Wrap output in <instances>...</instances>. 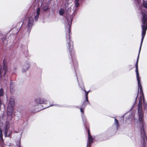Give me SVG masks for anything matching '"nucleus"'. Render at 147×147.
<instances>
[{
  "mask_svg": "<svg viewBox=\"0 0 147 147\" xmlns=\"http://www.w3.org/2000/svg\"><path fill=\"white\" fill-rule=\"evenodd\" d=\"M141 50H139L137 60L136 64V77L138 82V90L140 89V92L141 94L140 98L139 101V103L138 105V120L140 124V127L141 133V136L143 139L142 142V147H147V138L146 136L144 128V123L143 122V117L144 116V113L143 112L142 108V99H143L144 101V109L147 111V103H146L144 101V96L143 92L142 86L140 82V78L139 77L138 69V63L139 57L140 54ZM139 90L138 93L136 97V100L138 96Z\"/></svg>",
  "mask_w": 147,
  "mask_h": 147,
  "instance_id": "1",
  "label": "nucleus"
},
{
  "mask_svg": "<svg viewBox=\"0 0 147 147\" xmlns=\"http://www.w3.org/2000/svg\"><path fill=\"white\" fill-rule=\"evenodd\" d=\"M40 8H38L37 10V11L34 14H30L28 18H26L25 19L26 22V26L28 29V31L30 32L33 24L34 21L33 15L34 17L35 21H37L38 18L40 14Z\"/></svg>",
  "mask_w": 147,
  "mask_h": 147,
  "instance_id": "2",
  "label": "nucleus"
},
{
  "mask_svg": "<svg viewBox=\"0 0 147 147\" xmlns=\"http://www.w3.org/2000/svg\"><path fill=\"white\" fill-rule=\"evenodd\" d=\"M67 20L68 24L66 25L65 26L66 30H67V32L66 33V37L67 38H68L69 49L70 51H71L73 48V43L70 40V29L72 19L71 17L68 18V17H67Z\"/></svg>",
  "mask_w": 147,
  "mask_h": 147,
  "instance_id": "3",
  "label": "nucleus"
},
{
  "mask_svg": "<svg viewBox=\"0 0 147 147\" xmlns=\"http://www.w3.org/2000/svg\"><path fill=\"white\" fill-rule=\"evenodd\" d=\"M15 104V100L13 97H11L7 105V113L8 116H11L13 113V107Z\"/></svg>",
  "mask_w": 147,
  "mask_h": 147,
  "instance_id": "4",
  "label": "nucleus"
},
{
  "mask_svg": "<svg viewBox=\"0 0 147 147\" xmlns=\"http://www.w3.org/2000/svg\"><path fill=\"white\" fill-rule=\"evenodd\" d=\"M47 101L45 99L41 98H37L35 99L34 105V106H36L41 104H47Z\"/></svg>",
  "mask_w": 147,
  "mask_h": 147,
  "instance_id": "5",
  "label": "nucleus"
},
{
  "mask_svg": "<svg viewBox=\"0 0 147 147\" xmlns=\"http://www.w3.org/2000/svg\"><path fill=\"white\" fill-rule=\"evenodd\" d=\"M9 123H6L5 127V137L7 136L10 137L11 134L12 133V131L11 130H9Z\"/></svg>",
  "mask_w": 147,
  "mask_h": 147,
  "instance_id": "6",
  "label": "nucleus"
},
{
  "mask_svg": "<svg viewBox=\"0 0 147 147\" xmlns=\"http://www.w3.org/2000/svg\"><path fill=\"white\" fill-rule=\"evenodd\" d=\"M88 142L87 147H88V146L89 147H90V144L92 142L93 139L90 135L89 130L88 131Z\"/></svg>",
  "mask_w": 147,
  "mask_h": 147,
  "instance_id": "7",
  "label": "nucleus"
},
{
  "mask_svg": "<svg viewBox=\"0 0 147 147\" xmlns=\"http://www.w3.org/2000/svg\"><path fill=\"white\" fill-rule=\"evenodd\" d=\"M29 67V64L28 63H26L23 66L22 71L24 72L27 70Z\"/></svg>",
  "mask_w": 147,
  "mask_h": 147,
  "instance_id": "8",
  "label": "nucleus"
},
{
  "mask_svg": "<svg viewBox=\"0 0 147 147\" xmlns=\"http://www.w3.org/2000/svg\"><path fill=\"white\" fill-rule=\"evenodd\" d=\"M79 0H76L75 1V5L74 7V11H75L76 9V8L77 7L80 5V4L78 3Z\"/></svg>",
  "mask_w": 147,
  "mask_h": 147,
  "instance_id": "9",
  "label": "nucleus"
},
{
  "mask_svg": "<svg viewBox=\"0 0 147 147\" xmlns=\"http://www.w3.org/2000/svg\"><path fill=\"white\" fill-rule=\"evenodd\" d=\"M114 124L116 126L117 128V129L119 126V124L118 120L116 119H115Z\"/></svg>",
  "mask_w": 147,
  "mask_h": 147,
  "instance_id": "10",
  "label": "nucleus"
},
{
  "mask_svg": "<svg viewBox=\"0 0 147 147\" xmlns=\"http://www.w3.org/2000/svg\"><path fill=\"white\" fill-rule=\"evenodd\" d=\"M143 6L144 7L147 9V0H143Z\"/></svg>",
  "mask_w": 147,
  "mask_h": 147,
  "instance_id": "11",
  "label": "nucleus"
},
{
  "mask_svg": "<svg viewBox=\"0 0 147 147\" xmlns=\"http://www.w3.org/2000/svg\"><path fill=\"white\" fill-rule=\"evenodd\" d=\"M64 13V10L63 9H61L59 11V13L60 15H63Z\"/></svg>",
  "mask_w": 147,
  "mask_h": 147,
  "instance_id": "12",
  "label": "nucleus"
},
{
  "mask_svg": "<svg viewBox=\"0 0 147 147\" xmlns=\"http://www.w3.org/2000/svg\"><path fill=\"white\" fill-rule=\"evenodd\" d=\"M14 85L12 82H11L10 84V88L11 90H13L14 88Z\"/></svg>",
  "mask_w": 147,
  "mask_h": 147,
  "instance_id": "13",
  "label": "nucleus"
},
{
  "mask_svg": "<svg viewBox=\"0 0 147 147\" xmlns=\"http://www.w3.org/2000/svg\"><path fill=\"white\" fill-rule=\"evenodd\" d=\"M84 91L85 92V96H86V100L87 102H88V92H87L85 90H84Z\"/></svg>",
  "mask_w": 147,
  "mask_h": 147,
  "instance_id": "14",
  "label": "nucleus"
},
{
  "mask_svg": "<svg viewBox=\"0 0 147 147\" xmlns=\"http://www.w3.org/2000/svg\"><path fill=\"white\" fill-rule=\"evenodd\" d=\"M135 2L138 5H139L140 3H141V0H134Z\"/></svg>",
  "mask_w": 147,
  "mask_h": 147,
  "instance_id": "15",
  "label": "nucleus"
},
{
  "mask_svg": "<svg viewBox=\"0 0 147 147\" xmlns=\"http://www.w3.org/2000/svg\"><path fill=\"white\" fill-rule=\"evenodd\" d=\"M0 138L1 140L2 141H3V134H2V132H1L0 133Z\"/></svg>",
  "mask_w": 147,
  "mask_h": 147,
  "instance_id": "16",
  "label": "nucleus"
},
{
  "mask_svg": "<svg viewBox=\"0 0 147 147\" xmlns=\"http://www.w3.org/2000/svg\"><path fill=\"white\" fill-rule=\"evenodd\" d=\"M48 8V7L47 6H46L45 7H43V10L44 11H46L47 10Z\"/></svg>",
  "mask_w": 147,
  "mask_h": 147,
  "instance_id": "17",
  "label": "nucleus"
},
{
  "mask_svg": "<svg viewBox=\"0 0 147 147\" xmlns=\"http://www.w3.org/2000/svg\"><path fill=\"white\" fill-rule=\"evenodd\" d=\"M130 115H131L130 116V117H129V119L131 118V119H132L134 118V115L133 114H132V113H131Z\"/></svg>",
  "mask_w": 147,
  "mask_h": 147,
  "instance_id": "18",
  "label": "nucleus"
},
{
  "mask_svg": "<svg viewBox=\"0 0 147 147\" xmlns=\"http://www.w3.org/2000/svg\"><path fill=\"white\" fill-rule=\"evenodd\" d=\"M82 119L84 122V121L85 122L86 119L85 118H83V117H82Z\"/></svg>",
  "mask_w": 147,
  "mask_h": 147,
  "instance_id": "19",
  "label": "nucleus"
},
{
  "mask_svg": "<svg viewBox=\"0 0 147 147\" xmlns=\"http://www.w3.org/2000/svg\"><path fill=\"white\" fill-rule=\"evenodd\" d=\"M80 111H81L82 113H84V110H83L82 109H80Z\"/></svg>",
  "mask_w": 147,
  "mask_h": 147,
  "instance_id": "20",
  "label": "nucleus"
},
{
  "mask_svg": "<svg viewBox=\"0 0 147 147\" xmlns=\"http://www.w3.org/2000/svg\"><path fill=\"white\" fill-rule=\"evenodd\" d=\"M59 106L58 105H50L49 107H50V106Z\"/></svg>",
  "mask_w": 147,
  "mask_h": 147,
  "instance_id": "21",
  "label": "nucleus"
},
{
  "mask_svg": "<svg viewBox=\"0 0 147 147\" xmlns=\"http://www.w3.org/2000/svg\"><path fill=\"white\" fill-rule=\"evenodd\" d=\"M1 104H2V103H1V100H0V109H1Z\"/></svg>",
  "mask_w": 147,
  "mask_h": 147,
  "instance_id": "22",
  "label": "nucleus"
}]
</instances>
